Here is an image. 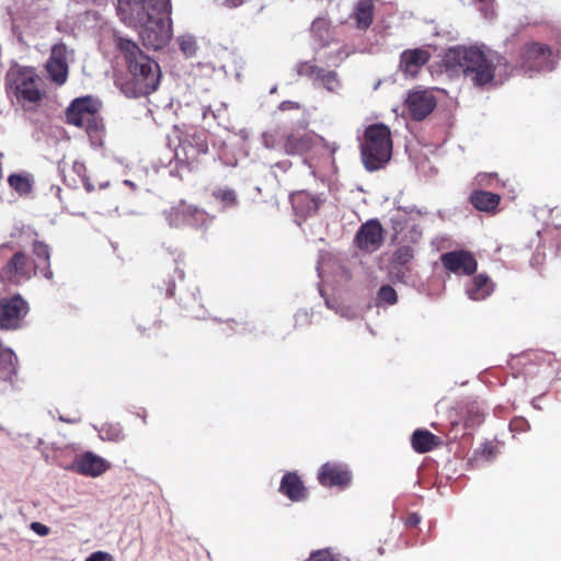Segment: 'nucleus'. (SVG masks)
I'll return each instance as SVG.
<instances>
[{"label": "nucleus", "instance_id": "1", "mask_svg": "<svg viewBox=\"0 0 561 561\" xmlns=\"http://www.w3.org/2000/svg\"><path fill=\"white\" fill-rule=\"evenodd\" d=\"M116 10L126 26L139 32L147 48L159 50L170 43L173 35L170 0H117Z\"/></svg>", "mask_w": 561, "mask_h": 561}, {"label": "nucleus", "instance_id": "2", "mask_svg": "<svg viewBox=\"0 0 561 561\" xmlns=\"http://www.w3.org/2000/svg\"><path fill=\"white\" fill-rule=\"evenodd\" d=\"M444 64L454 72L461 71L474 87L502 84L513 70L505 57L478 46L450 47L444 56Z\"/></svg>", "mask_w": 561, "mask_h": 561}, {"label": "nucleus", "instance_id": "3", "mask_svg": "<svg viewBox=\"0 0 561 561\" xmlns=\"http://www.w3.org/2000/svg\"><path fill=\"white\" fill-rule=\"evenodd\" d=\"M117 49L124 55L130 75L123 91L131 98L145 96L154 92L160 83L161 71L158 62L141 51L131 39L114 34Z\"/></svg>", "mask_w": 561, "mask_h": 561}, {"label": "nucleus", "instance_id": "4", "mask_svg": "<svg viewBox=\"0 0 561 561\" xmlns=\"http://www.w3.org/2000/svg\"><path fill=\"white\" fill-rule=\"evenodd\" d=\"M362 160L368 171L382 168L391 158L392 141L390 129L383 124L366 128L360 144Z\"/></svg>", "mask_w": 561, "mask_h": 561}, {"label": "nucleus", "instance_id": "5", "mask_svg": "<svg viewBox=\"0 0 561 561\" xmlns=\"http://www.w3.org/2000/svg\"><path fill=\"white\" fill-rule=\"evenodd\" d=\"M39 84L41 79L32 67L12 64L5 75L7 92L23 105L37 103L42 99Z\"/></svg>", "mask_w": 561, "mask_h": 561}, {"label": "nucleus", "instance_id": "6", "mask_svg": "<svg viewBox=\"0 0 561 561\" xmlns=\"http://www.w3.org/2000/svg\"><path fill=\"white\" fill-rule=\"evenodd\" d=\"M41 268V263L32 262L22 251H14L9 244L0 247V279L21 284Z\"/></svg>", "mask_w": 561, "mask_h": 561}, {"label": "nucleus", "instance_id": "7", "mask_svg": "<svg viewBox=\"0 0 561 561\" xmlns=\"http://www.w3.org/2000/svg\"><path fill=\"white\" fill-rule=\"evenodd\" d=\"M100 107V101L92 96L76 99L67 108V122L83 128L88 134L96 133L103 126Z\"/></svg>", "mask_w": 561, "mask_h": 561}, {"label": "nucleus", "instance_id": "8", "mask_svg": "<svg viewBox=\"0 0 561 561\" xmlns=\"http://www.w3.org/2000/svg\"><path fill=\"white\" fill-rule=\"evenodd\" d=\"M175 137L179 145L174 149V157L180 163L190 164L195 161L199 154L206 153L208 150L205 136L194 129L186 130L185 133L175 130Z\"/></svg>", "mask_w": 561, "mask_h": 561}, {"label": "nucleus", "instance_id": "9", "mask_svg": "<svg viewBox=\"0 0 561 561\" xmlns=\"http://www.w3.org/2000/svg\"><path fill=\"white\" fill-rule=\"evenodd\" d=\"M556 61L552 59V51L547 45L533 43L525 46L522 55L520 69L524 73L533 76V72L551 71Z\"/></svg>", "mask_w": 561, "mask_h": 561}, {"label": "nucleus", "instance_id": "10", "mask_svg": "<svg viewBox=\"0 0 561 561\" xmlns=\"http://www.w3.org/2000/svg\"><path fill=\"white\" fill-rule=\"evenodd\" d=\"M28 304L22 296L14 295L0 299V329L16 330L28 313Z\"/></svg>", "mask_w": 561, "mask_h": 561}, {"label": "nucleus", "instance_id": "11", "mask_svg": "<svg viewBox=\"0 0 561 561\" xmlns=\"http://www.w3.org/2000/svg\"><path fill=\"white\" fill-rule=\"evenodd\" d=\"M317 147H324L332 153L337 150L335 142L328 144L321 136L313 131L289 134L284 144V149L288 154H304Z\"/></svg>", "mask_w": 561, "mask_h": 561}, {"label": "nucleus", "instance_id": "12", "mask_svg": "<svg viewBox=\"0 0 561 561\" xmlns=\"http://www.w3.org/2000/svg\"><path fill=\"white\" fill-rule=\"evenodd\" d=\"M436 106V99L428 90H414L405 99V108L414 121H422Z\"/></svg>", "mask_w": 561, "mask_h": 561}, {"label": "nucleus", "instance_id": "13", "mask_svg": "<svg viewBox=\"0 0 561 561\" xmlns=\"http://www.w3.org/2000/svg\"><path fill=\"white\" fill-rule=\"evenodd\" d=\"M440 262L450 273L458 276L471 275L477 271V260L465 250L450 251L442 254Z\"/></svg>", "mask_w": 561, "mask_h": 561}, {"label": "nucleus", "instance_id": "14", "mask_svg": "<svg viewBox=\"0 0 561 561\" xmlns=\"http://www.w3.org/2000/svg\"><path fill=\"white\" fill-rule=\"evenodd\" d=\"M382 226L377 219L363 224L355 236L357 247L366 252L377 251L382 243Z\"/></svg>", "mask_w": 561, "mask_h": 561}, {"label": "nucleus", "instance_id": "15", "mask_svg": "<svg viewBox=\"0 0 561 561\" xmlns=\"http://www.w3.org/2000/svg\"><path fill=\"white\" fill-rule=\"evenodd\" d=\"M318 480L321 485L327 488H346L351 483L352 474L343 463L327 462L321 466Z\"/></svg>", "mask_w": 561, "mask_h": 561}, {"label": "nucleus", "instance_id": "16", "mask_svg": "<svg viewBox=\"0 0 561 561\" xmlns=\"http://www.w3.org/2000/svg\"><path fill=\"white\" fill-rule=\"evenodd\" d=\"M67 47L64 44L53 46L51 54L46 64L50 79L57 84H64L68 77Z\"/></svg>", "mask_w": 561, "mask_h": 561}, {"label": "nucleus", "instance_id": "17", "mask_svg": "<svg viewBox=\"0 0 561 561\" xmlns=\"http://www.w3.org/2000/svg\"><path fill=\"white\" fill-rule=\"evenodd\" d=\"M110 468V463L104 458L87 451L78 455L72 463V469L87 477H99Z\"/></svg>", "mask_w": 561, "mask_h": 561}, {"label": "nucleus", "instance_id": "18", "mask_svg": "<svg viewBox=\"0 0 561 561\" xmlns=\"http://www.w3.org/2000/svg\"><path fill=\"white\" fill-rule=\"evenodd\" d=\"M431 54L423 48L407 49L400 56L399 69L407 77H415L421 68L430 60Z\"/></svg>", "mask_w": 561, "mask_h": 561}, {"label": "nucleus", "instance_id": "19", "mask_svg": "<svg viewBox=\"0 0 561 561\" xmlns=\"http://www.w3.org/2000/svg\"><path fill=\"white\" fill-rule=\"evenodd\" d=\"M279 492L293 502H301L308 497V491L296 472H287L283 476Z\"/></svg>", "mask_w": 561, "mask_h": 561}, {"label": "nucleus", "instance_id": "20", "mask_svg": "<svg viewBox=\"0 0 561 561\" xmlns=\"http://www.w3.org/2000/svg\"><path fill=\"white\" fill-rule=\"evenodd\" d=\"M493 291V283L485 274H478L466 285V294L469 299L480 301L489 297Z\"/></svg>", "mask_w": 561, "mask_h": 561}, {"label": "nucleus", "instance_id": "21", "mask_svg": "<svg viewBox=\"0 0 561 561\" xmlns=\"http://www.w3.org/2000/svg\"><path fill=\"white\" fill-rule=\"evenodd\" d=\"M291 204L294 209L301 215H312L314 214L322 199L319 196H312L306 192H298L290 196Z\"/></svg>", "mask_w": 561, "mask_h": 561}, {"label": "nucleus", "instance_id": "22", "mask_svg": "<svg viewBox=\"0 0 561 561\" xmlns=\"http://www.w3.org/2000/svg\"><path fill=\"white\" fill-rule=\"evenodd\" d=\"M470 201L478 210L491 213L497 208L501 197L491 192L476 191L471 194Z\"/></svg>", "mask_w": 561, "mask_h": 561}, {"label": "nucleus", "instance_id": "23", "mask_svg": "<svg viewBox=\"0 0 561 561\" xmlns=\"http://www.w3.org/2000/svg\"><path fill=\"white\" fill-rule=\"evenodd\" d=\"M192 204H187L184 201H180L176 205L165 209L163 216L170 227L180 228L186 225L190 213L184 211L186 208H191Z\"/></svg>", "mask_w": 561, "mask_h": 561}, {"label": "nucleus", "instance_id": "24", "mask_svg": "<svg viewBox=\"0 0 561 561\" xmlns=\"http://www.w3.org/2000/svg\"><path fill=\"white\" fill-rule=\"evenodd\" d=\"M16 363L18 358L14 352L0 345V379L11 380L16 374Z\"/></svg>", "mask_w": 561, "mask_h": 561}, {"label": "nucleus", "instance_id": "25", "mask_svg": "<svg viewBox=\"0 0 561 561\" xmlns=\"http://www.w3.org/2000/svg\"><path fill=\"white\" fill-rule=\"evenodd\" d=\"M358 28H367L373 23L374 2L373 0H359L353 12Z\"/></svg>", "mask_w": 561, "mask_h": 561}, {"label": "nucleus", "instance_id": "26", "mask_svg": "<svg viewBox=\"0 0 561 561\" xmlns=\"http://www.w3.org/2000/svg\"><path fill=\"white\" fill-rule=\"evenodd\" d=\"M413 448L417 453L431 451L438 445V438L426 430H416L411 438Z\"/></svg>", "mask_w": 561, "mask_h": 561}, {"label": "nucleus", "instance_id": "27", "mask_svg": "<svg viewBox=\"0 0 561 561\" xmlns=\"http://www.w3.org/2000/svg\"><path fill=\"white\" fill-rule=\"evenodd\" d=\"M33 252L39 260L38 263H41V268H38V271L42 272L45 278L51 279L53 272L49 268L50 252L48 245L45 244L44 242L35 241L33 244Z\"/></svg>", "mask_w": 561, "mask_h": 561}, {"label": "nucleus", "instance_id": "28", "mask_svg": "<svg viewBox=\"0 0 561 561\" xmlns=\"http://www.w3.org/2000/svg\"><path fill=\"white\" fill-rule=\"evenodd\" d=\"M316 82L331 93H339L342 89V81L334 70H327L322 68Z\"/></svg>", "mask_w": 561, "mask_h": 561}, {"label": "nucleus", "instance_id": "29", "mask_svg": "<svg viewBox=\"0 0 561 561\" xmlns=\"http://www.w3.org/2000/svg\"><path fill=\"white\" fill-rule=\"evenodd\" d=\"M185 210L186 213H190L188 220L185 226H191L195 229H204L207 228L213 220L211 216L195 205H191V208H186Z\"/></svg>", "mask_w": 561, "mask_h": 561}, {"label": "nucleus", "instance_id": "30", "mask_svg": "<svg viewBox=\"0 0 561 561\" xmlns=\"http://www.w3.org/2000/svg\"><path fill=\"white\" fill-rule=\"evenodd\" d=\"M176 43L179 45L181 53L186 58H193L197 55L199 46L194 35L190 33L180 34L176 37Z\"/></svg>", "mask_w": 561, "mask_h": 561}, {"label": "nucleus", "instance_id": "31", "mask_svg": "<svg viewBox=\"0 0 561 561\" xmlns=\"http://www.w3.org/2000/svg\"><path fill=\"white\" fill-rule=\"evenodd\" d=\"M98 431L102 440L121 442L124 438L123 427L118 423H105Z\"/></svg>", "mask_w": 561, "mask_h": 561}, {"label": "nucleus", "instance_id": "32", "mask_svg": "<svg viewBox=\"0 0 561 561\" xmlns=\"http://www.w3.org/2000/svg\"><path fill=\"white\" fill-rule=\"evenodd\" d=\"M8 182L9 185L20 195H26L32 190V181L28 175L11 174Z\"/></svg>", "mask_w": 561, "mask_h": 561}, {"label": "nucleus", "instance_id": "33", "mask_svg": "<svg viewBox=\"0 0 561 561\" xmlns=\"http://www.w3.org/2000/svg\"><path fill=\"white\" fill-rule=\"evenodd\" d=\"M215 199L219 201L225 208L233 207L238 203L237 193L228 187H220L213 192Z\"/></svg>", "mask_w": 561, "mask_h": 561}, {"label": "nucleus", "instance_id": "34", "mask_svg": "<svg viewBox=\"0 0 561 561\" xmlns=\"http://www.w3.org/2000/svg\"><path fill=\"white\" fill-rule=\"evenodd\" d=\"M307 561H350V559L332 549H321L312 552Z\"/></svg>", "mask_w": 561, "mask_h": 561}, {"label": "nucleus", "instance_id": "35", "mask_svg": "<svg viewBox=\"0 0 561 561\" xmlns=\"http://www.w3.org/2000/svg\"><path fill=\"white\" fill-rule=\"evenodd\" d=\"M312 34L324 42L329 36V21L325 18H317L311 24Z\"/></svg>", "mask_w": 561, "mask_h": 561}, {"label": "nucleus", "instance_id": "36", "mask_svg": "<svg viewBox=\"0 0 561 561\" xmlns=\"http://www.w3.org/2000/svg\"><path fill=\"white\" fill-rule=\"evenodd\" d=\"M397 291L389 285L381 286L377 294V300L387 305L397 302Z\"/></svg>", "mask_w": 561, "mask_h": 561}, {"label": "nucleus", "instance_id": "37", "mask_svg": "<svg viewBox=\"0 0 561 561\" xmlns=\"http://www.w3.org/2000/svg\"><path fill=\"white\" fill-rule=\"evenodd\" d=\"M72 171L81 178L82 184L88 192H92L94 190L90 179L87 176V168L83 162L75 161L72 164Z\"/></svg>", "mask_w": 561, "mask_h": 561}, {"label": "nucleus", "instance_id": "38", "mask_svg": "<svg viewBox=\"0 0 561 561\" xmlns=\"http://www.w3.org/2000/svg\"><path fill=\"white\" fill-rule=\"evenodd\" d=\"M321 69L322 68L311 65L309 62H300L297 65L298 75L308 77V78L312 79L314 82H316Z\"/></svg>", "mask_w": 561, "mask_h": 561}, {"label": "nucleus", "instance_id": "39", "mask_svg": "<svg viewBox=\"0 0 561 561\" xmlns=\"http://www.w3.org/2000/svg\"><path fill=\"white\" fill-rule=\"evenodd\" d=\"M413 257V250L410 247L399 248L393 255V261L400 265H404Z\"/></svg>", "mask_w": 561, "mask_h": 561}, {"label": "nucleus", "instance_id": "40", "mask_svg": "<svg viewBox=\"0 0 561 561\" xmlns=\"http://www.w3.org/2000/svg\"><path fill=\"white\" fill-rule=\"evenodd\" d=\"M495 181H497L496 173H479L476 176V183L478 186H492Z\"/></svg>", "mask_w": 561, "mask_h": 561}, {"label": "nucleus", "instance_id": "41", "mask_svg": "<svg viewBox=\"0 0 561 561\" xmlns=\"http://www.w3.org/2000/svg\"><path fill=\"white\" fill-rule=\"evenodd\" d=\"M512 432H523L529 428V424L524 419H515L510 424Z\"/></svg>", "mask_w": 561, "mask_h": 561}, {"label": "nucleus", "instance_id": "42", "mask_svg": "<svg viewBox=\"0 0 561 561\" xmlns=\"http://www.w3.org/2000/svg\"><path fill=\"white\" fill-rule=\"evenodd\" d=\"M394 230L397 233H400L403 230V225L408 224L405 220V214H401L398 211V214L392 218Z\"/></svg>", "mask_w": 561, "mask_h": 561}, {"label": "nucleus", "instance_id": "43", "mask_svg": "<svg viewBox=\"0 0 561 561\" xmlns=\"http://www.w3.org/2000/svg\"><path fill=\"white\" fill-rule=\"evenodd\" d=\"M336 313L348 320L356 318V311L348 306H341L336 309Z\"/></svg>", "mask_w": 561, "mask_h": 561}, {"label": "nucleus", "instance_id": "44", "mask_svg": "<svg viewBox=\"0 0 561 561\" xmlns=\"http://www.w3.org/2000/svg\"><path fill=\"white\" fill-rule=\"evenodd\" d=\"M31 529L39 536H47L49 534V528L39 522H33Z\"/></svg>", "mask_w": 561, "mask_h": 561}, {"label": "nucleus", "instance_id": "45", "mask_svg": "<svg viewBox=\"0 0 561 561\" xmlns=\"http://www.w3.org/2000/svg\"><path fill=\"white\" fill-rule=\"evenodd\" d=\"M244 3V0H224L220 4L228 9H234Z\"/></svg>", "mask_w": 561, "mask_h": 561}, {"label": "nucleus", "instance_id": "46", "mask_svg": "<svg viewBox=\"0 0 561 561\" xmlns=\"http://www.w3.org/2000/svg\"><path fill=\"white\" fill-rule=\"evenodd\" d=\"M297 110L299 108V104L293 101H284L279 104L280 111H287V110Z\"/></svg>", "mask_w": 561, "mask_h": 561}, {"label": "nucleus", "instance_id": "47", "mask_svg": "<svg viewBox=\"0 0 561 561\" xmlns=\"http://www.w3.org/2000/svg\"><path fill=\"white\" fill-rule=\"evenodd\" d=\"M482 454L486 459H490L494 454V446L491 443L484 444L482 447Z\"/></svg>", "mask_w": 561, "mask_h": 561}, {"label": "nucleus", "instance_id": "48", "mask_svg": "<svg viewBox=\"0 0 561 561\" xmlns=\"http://www.w3.org/2000/svg\"><path fill=\"white\" fill-rule=\"evenodd\" d=\"M107 557V553L98 551L92 553L89 558L85 559V561H104Z\"/></svg>", "mask_w": 561, "mask_h": 561}, {"label": "nucleus", "instance_id": "49", "mask_svg": "<svg viewBox=\"0 0 561 561\" xmlns=\"http://www.w3.org/2000/svg\"><path fill=\"white\" fill-rule=\"evenodd\" d=\"M421 522V517L417 514H412L408 518V525L416 526Z\"/></svg>", "mask_w": 561, "mask_h": 561}, {"label": "nucleus", "instance_id": "50", "mask_svg": "<svg viewBox=\"0 0 561 561\" xmlns=\"http://www.w3.org/2000/svg\"><path fill=\"white\" fill-rule=\"evenodd\" d=\"M192 317L197 318V319H205L206 318V312L203 311L202 310V306H199L198 310L192 309Z\"/></svg>", "mask_w": 561, "mask_h": 561}, {"label": "nucleus", "instance_id": "51", "mask_svg": "<svg viewBox=\"0 0 561 561\" xmlns=\"http://www.w3.org/2000/svg\"><path fill=\"white\" fill-rule=\"evenodd\" d=\"M413 233H414L415 236H412V237H411V240H412V241H416V239L421 236V231L415 230V228L413 227Z\"/></svg>", "mask_w": 561, "mask_h": 561}, {"label": "nucleus", "instance_id": "52", "mask_svg": "<svg viewBox=\"0 0 561 561\" xmlns=\"http://www.w3.org/2000/svg\"><path fill=\"white\" fill-rule=\"evenodd\" d=\"M60 420H61L62 422H66V423H76V422H78V421H79V420H77V419H65V417H62V416H60Z\"/></svg>", "mask_w": 561, "mask_h": 561}, {"label": "nucleus", "instance_id": "53", "mask_svg": "<svg viewBox=\"0 0 561 561\" xmlns=\"http://www.w3.org/2000/svg\"><path fill=\"white\" fill-rule=\"evenodd\" d=\"M264 145L267 148L272 147V145L270 144L268 137L266 135H264Z\"/></svg>", "mask_w": 561, "mask_h": 561}, {"label": "nucleus", "instance_id": "54", "mask_svg": "<svg viewBox=\"0 0 561 561\" xmlns=\"http://www.w3.org/2000/svg\"><path fill=\"white\" fill-rule=\"evenodd\" d=\"M124 184H126V185H128V186H130V187H133V188L135 187V183H134V182H131V181H129V180H125V181H124Z\"/></svg>", "mask_w": 561, "mask_h": 561}, {"label": "nucleus", "instance_id": "55", "mask_svg": "<svg viewBox=\"0 0 561 561\" xmlns=\"http://www.w3.org/2000/svg\"><path fill=\"white\" fill-rule=\"evenodd\" d=\"M419 215H420V211H415V213L412 211L410 214V218L412 219V218H414L415 216H419Z\"/></svg>", "mask_w": 561, "mask_h": 561}, {"label": "nucleus", "instance_id": "56", "mask_svg": "<svg viewBox=\"0 0 561 561\" xmlns=\"http://www.w3.org/2000/svg\"><path fill=\"white\" fill-rule=\"evenodd\" d=\"M193 299H194V301L197 304V302H198V300H199V297H197V296H196V294L194 293V294H193Z\"/></svg>", "mask_w": 561, "mask_h": 561}, {"label": "nucleus", "instance_id": "57", "mask_svg": "<svg viewBox=\"0 0 561 561\" xmlns=\"http://www.w3.org/2000/svg\"><path fill=\"white\" fill-rule=\"evenodd\" d=\"M276 90H277V87L275 85V87H273V88L270 90V93H271V94H273V93H275V92H276Z\"/></svg>", "mask_w": 561, "mask_h": 561}, {"label": "nucleus", "instance_id": "58", "mask_svg": "<svg viewBox=\"0 0 561 561\" xmlns=\"http://www.w3.org/2000/svg\"><path fill=\"white\" fill-rule=\"evenodd\" d=\"M327 306H328L329 308H333V307L331 306V304H330L328 300H327Z\"/></svg>", "mask_w": 561, "mask_h": 561}]
</instances>
